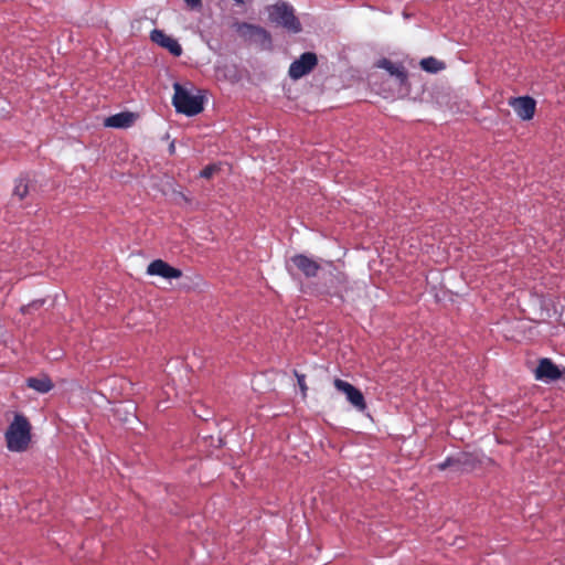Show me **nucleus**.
I'll return each mask as SVG.
<instances>
[{"label":"nucleus","instance_id":"nucleus-7","mask_svg":"<svg viewBox=\"0 0 565 565\" xmlns=\"http://www.w3.org/2000/svg\"><path fill=\"white\" fill-rule=\"evenodd\" d=\"M564 374L565 369L559 370V367L547 358L541 359L535 370V379L541 381H557L562 379Z\"/></svg>","mask_w":565,"mask_h":565},{"label":"nucleus","instance_id":"nucleus-19","mask_svg":"<svg viewBox=\"0 0 565 565\" xmlns=\"http://www.w3.org/2000/svg\"><path fill=\"white\" fill-rule=\"evenodd\" d=\"M217 171H220V166L207 164L204 169L201 170L200 177L204 179H211Z\"/></svg>","mask_w":565,"mask_h":565},{"label":"nucleus","instance_id":"nucleus-4","mask_svg":"<svg viewBox=\"0 0 565 565\" xmlns=\"http://www.w3.org/2000/svg\"><path fill=\"white\" fill-rule=\"evenodd\" d=\"M318 65L317 54L313 52H306L295 60L288 70V75L291 79L297 81L309 74Z\"/></svg>","mask_w":565,"mask_h":565},{"label":"nucleus","instance_id":"nucleus-18","mask_svg":"<svg viewBox=\"0 0 565 565\" xmlns=\"http://www.w3.org/2000/svg\"><path fill=\"white\" fill-rule=\"evenodd\" d=\"M253 42L258 44L263 50H270L273 46L271 35L268 32V39H263L260 35H255L254 39H252Z\"/></svg>","mask_w":565,"mask_h":565},{"label":"nucleus","instance_id":"nucleus-14","mask_svg":"<svg viewBox=\"0 0 565 565\" xmlns=\"http://www.w3.org/2000/svg\"><path fill=\"white\" fill-rule=\"evenodd\" d=\"M26 384L30 388L35 390L39 393H47L53 388V383L47 376L42 377H29Z\"/></svg>","mask_w":565,"mask_h":565},{"label":"nucleus","instance_id":"nucleus-17","mask_svg":"<svg viewBox=\"0 0 565 565\" xmlns=\"http://www.w3.org/2000/svg\"><path fill=\"white\" fill-rule=\"evenodd\" d=\"M29 193V186L24 179H19L15 181V185L13 189V196L19 200H23Z\"/></svg>","mask_w":565,"mask_h":565},{"label":"nucleus","instance_id":"nucleus-13","mask_svg":"<svg viewBox=\"0 0 565 565\" xmlns=\"http://www.w3.org/2000/svg\"><path fill=\"white\" fill-rule=\"evenodd\" d=\"M135 119V114L122 111L107 117L104 125L111 128H128L134 124Z\"/></svg>","mask_w":565,"mask_h":565},{"label":"nucleus","instance_id":"nucleus-9","mask_svg":"<svg viewBox=\"0 0 565 565\" xmlns=\"http://www.w3.org/2000/svg\"><path fill=\"white\" fill-rule=\"evenodd\" d=\"M150 39L153 43L168 50L173 56H180L182 54V47L179 42L174 38L166 34L162 30L154 29L150 34Z\"/></svg>","mask_w":565,"mask_h":565},{"label":"nucleus","instance_id":"nucleus-2","mask_svg":"<svg viewBox=\"0 0 565 565\" xmlns=\"http://www.w3.org/2000/svg\"><path fill=\"white\" fill-rule=\"evenodd\" d=\"M172 104L178 113L195 116L203 110V98L190 94L181 84H173Z\"/></svg>","mask_w":565,"mask_h":565},{"label":"nucleus","instance_id":"nucleus-12","mask_svg":"<svg viewBox=\"0 0 565 565\" xmlns=\"http://www.w3.org/2000/svg\"><path fill=\"white\" fill-rule=\"evenodd\" d=\"M376 66L387 71L392 76H395L401 85H406L408 82V75L403 65H396L388 58H381Z\"/></svg>","mask_w":565,"mask_h":565},{"label":"nucleus","instance_id":"nucleus-3","mask_svg":"<svg viewBox=\"0 0 565 565\" xmlns=\"http://www.w3.org/2000/svg\"><path fill=\"white\" fill-rule=\"evenodd\" d=\"M269 20L292 33L301 31V24L295 15L294 9L286 2H278L267 8Z\"/></svg>","mask_w":565,"mask_h":565},{"label":"nucleus","instance_id":"nucleus-10","mask_svg":"<svg viewBox=\"0 0 565 565\" xmlns=\"http://www.w3.org/2000/svg\"><path fill=\"white\" fill-rule=\"evenodd\" d=\"M291 262L307 278L316 277L320 269V265L315 259L302 254L292 256Z\"/></svg>","mask_w":565,"mask_h":565},{"label":"nucleus","instance_id":"nucleus-11","mask_svg":"<svg viewBox=\"0 0 565 565\" xmlns=\"http://www.w3.org/2000/svg\"><path fill=\"white\" fill-rule=\"evenodd\" d=\"M233 28L241 38L247 41H252L255 35H260L263 39H268V31L263 26L250 24L247 22H235Z\"/></svg>","mask_w":565,"mask_h":565},{"label":"nucleus","instance_id":"nucleus-8","mask_svg":"<svg viewBox=\"0 0 565 565\" xmlns=\"http://www.w3.org/2000/svg\"><path fill=\"white\" fill-rule=\"evenodd\" d=\"M147 274L150 276H160L166 279H178L182 277V270L172 267L162 259L152 260L147 267Z\"/></svg>","mask_w":565,"mask_h":565},{"label":"nucleus","instance_id":"nucleus-5","mask_svg":"<svg viewBox=\"0 0 565 565\" xmlns=\"http://www.w3.org/2000/svg\"><path fill=\"white\" fill-rule=\"evenodd\" d=\"M334 387L343 393L348 399V402L359 412H364L366 409V402L362 394V392L353 386L351 383L343 381L341 379H335Z\"/></svg>","mask_w":565,"mask_h":565},{"label":"nucleus","instance_id":"nucleus-21","mask_svg":"<svg viewBox=\"0 0 565 565\" xmlns=\"http://www.w3.org/2000/svg\"><path fill=\"white\" fill-rule=\"evenodd\" d=\"M456 457H448L445 461L438 465L439 470H445L448 467H457Z\"/></svg>","mask_w":565,"mask_h":565},{"label":"nucleus","instance_id":"nucleus-20","mask_svg":"<svg viewBox=\"0 0 565 565\" xmlns=\"http://www.w3.org/2000/svg\"><path fill=\"white\" fill-rule=\"evenodd\" d=\"M295 375L297 377V382H298V385H299V387L301 390L302 395L306 396V393H307V390H308L307 384H306V376L303 374H299L297 372H295Z\"/></svg>","mask_w":565,"mask_h":565},{"label":"nucleus","instance_id":"nucleus-6","mask_svg":"<svg viewBox=\"0 0 565 565\" xmlns=\"http://www.w3.org/2000/svg\"><path fill=\"white\" fill-rule=\"evenodd\" d=\"M509 105L522 120L532 119L536 109V102L530 96L512 97Z\"/></svg>","mask_w":565,"mask_h":565},{"label":"nucleus","instance_id":"nucleus-15","mask_svg":"<svg viewBox=\"0 0 565 565\" xmlns=\"http://www.w3.org/2000/svg\"><path fill=\"white\" fill-rule=\"evenodd\" d=\"M422 70L428 73H438L445 70L446 65L443 61L437 60L434 56L425 57L419 63Z\"/></svg>","mask_w":565,"mask_h":565},{"label":"nucleus","instance_id":"nucleus-23","mask_svg":"<svg viewBox=\"0 0 565 565\" xmlns=\"http://www.w3.org/2000/svg\"><path fill=\"white\" fill-rule=\"evenodd\" d=\"M41 305H42V302H34L32 305H29L28 308H22V311L25 312L30 307H32V306L40 307Z\"/></svg>","mask_w":565,"mask_h":565},{"label":"nucleus","instance_id":"nucleus-16","mask_svg":"<svg viewBox=\"0 0 565 565\" xmlns=\"http://www.w3.org/2000/svg\"><path fill=\"white\" fill-rule=\"evenodd\" d=\"M457 468L461 471L467 470V468H473L475 466V458L470 454H461L456 457Z\"/></svg>","mask_w":565,"mask_h":565},{"label":"nucleus","instance_id":"nucleus-1","mask_svg":"<svg viewBox=\"0 0 565 565\" xmlns=\"http://www.w3.org/2000/svg\"><path fill=\"white\" fill-rule=\"evenodd\" d=\"M7 447L11 451H24L31 441V424L22 414H15L6 431Z\"/></svg>","mask_w":565,"mask_h":565},{"label":"nucleus","instance_id":"nucleus-22","mask_svg":"<svg viewBox=\"0 0 565 565\" xmlns=\"http://www.w3.org/2000/svg\"><path fill=\"white\" fill-rule=\"evenodd\" d=\"M190 8H196L201 6V0H184Z\"/></svg>","mask_w":565,"mask_h":565}]
</instances>
